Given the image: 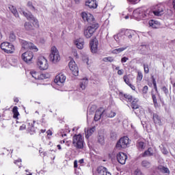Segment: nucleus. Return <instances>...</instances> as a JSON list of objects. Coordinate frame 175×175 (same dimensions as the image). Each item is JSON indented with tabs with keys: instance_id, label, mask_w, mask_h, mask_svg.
<instances>
[{
	"instance_id": "1",
	"label": "nucleus",
	"mask_w": 175,
	"mask_h": 175,
	"mask_svg": "<svg viewBox=\"0 0 175 175\" xmlns=\"http://www.w3.org/2000/svg\"><path fill=\"white\" fill-rule=\"evenodd\" d=\"M98 28H99V23H90L87 29L84 30V36H85L87 39H90Z\"/></svg>"
},
{
	"instance_id": "2",
	"label": "nucleus",
	"mask_w": 175,
	"mask_h": 175,
	"mask_svg": "<svg viewBox=\"0 0 175 175\" xmlns=\"http://www.w3.org/2000/svg\"><path fill=\"white\" fill-rule=\"evenodd\" d=\"M49 61L52 64H58L59 61H61V55H59V51L55 46H52L51 49V53L49 55Z\"/></svg>"
},
{
	"instance_id": "3",
	"label": "nucleus",
	"mask_w": 175,
	"mask_h": 175,
	"mask_svg": "<svg viewBox=\"0 0 175 175\" xmlns=\"http://www.w3.org/2000/svg\"><path fill=\"white\" fill-rule=\"evenodd\" d=\"M72 144L76 148L81 150L84 147V137L81 135H75L72 137Z\"/></svg>"
},
{
	"instance_id": "4",
	"label": "nucleus",
	"mask_w": 175,
	"mask_h": 175,
	"mask_svg": "<svg viewBox=\"0 0 175 175\" xmlns=\"http://www.w3.org/2000/svg\"><path fill=\"white\" fill-rule=\"evenodd\" d=\"M129 138L128 137H122L118 141L116 147L117 150H124L129 146Z\"/></svg>"
},
{
	"instance_id": "5",
	"label": "nucleus",
	"mask_w": 175,
	"mask_h": 175,
	"mask_svg": "<svg viewBox=\"0 0 175 175\" xmlns=\"http://www.w3.org/2000/svg\"><path fill=\"white\" fill-rule=\"evenodd\" d=\"M37 65L40 70H47L49 69V62L43 56L38 57L37 60Z\"/></svg>"
},
{
	"instance_id": "6",
	"label": "nucleus",
	"mask_w": 175,
	"mask_h": 175,
	"mask_svg": "<svg viewBox=\"0 0 175 175\" xmlns=\"http://www.w3.org/2000/svg\"><path fill=\"white\" fill-rule=\"evenodd\" d=\"M19 42L21 44L22 50H33L34 51H38V47L33 43L21 39L19 40Z\"/></svg>"
},
{
	"instance_id": "7",
	"label": "nucleus",
	"mask_w": 175,
	"mask_h": 175,
	"mask_svg": "<svg viewBox=\"0 0 175 175\" xmlns=\"http://www.w3.org/2000/svg\"><path fill=\"white\" fill-rule=\"evenodd\" d=\"M0 47L7 54H13L14 53V46L9 42L1 43Z\"/></svg>"
},
{
	"instance_id": "8",
	"label": "nucleus",
	"mask_w": 175,
	"mask_h": 175,
	"mask_svg": "<svg viewBox=\"0 0 175 175\" xmlns=\"http://www.w3.org/2000/svg\"><path fill=\"white\" fill-rule=\"evenodd\" d=\"M66 81V76H65V75L62 73H60L55 77L54 79V83L55 84H57V85L62 87L64 85V83H65Z\"/></svg>"
},
{
	"instance_id": "9",
	"label": "nucleus",
	"mask_w": 175,
	"mask_h": 175,
	"mask_svg": "<svg viewBox=\"0 0 175 175\" xmlns=\"http://www.w3.org/2000/svg\"><path fill=\"white\" fill-rule=\"evenodd\" d=\"M19 12L23 14L24 17L27 18L29 21H33V23H38V19L31 12H26L24 10L20 8Z\"/></svg>"
},
{
	"instance_id": "10",
	"label": "nucleus",
	"mask_w": 175,
	"mask_h": 175,
	"mask_svg": "<svg viewBox=\"0 0 175 175\" xmlns=\"http://www.w3.org/2000/svg\"><path fill=\"white\" fill-rule=\"evenodd\" d=\"M68 66L70 68V70L72 72V75L74 76H79V67H77V64H76V62H74V60H70Z\"/></svg>"
},
{
	"instance_id": "11",
	"label": "nucleus",
	"mask_w": 175,
	"mask_h": 175,
	"mask_svg": "<svg viewBox=\"0 0 175 175\" xmlns=\"http://www.w3.org/2000/svg\"><path fill=\"white\" fill-rule=\"evenodd\" d=\"M22 59L27 64H30L33 58V53L31 51H27L22 54Z\"/></svg>"
},
{
	"instance_id": "12",
	"label": "nucleus",
	"mask_w": 175,
	"mask_h": 175,
	"mask_svg": "<svg viewBox=\"0 0 175 175\" xmlns=\"http://www.w3.org/2000/svg\"><path fill=\"white\" fill-rule=\"evenodd\" d=\"M98 42L96 38H94L90 40V50L93 54L98 53Z\"/></svg>"
},
{
	"instance_id": "13",
	"label": "nucleus",
	"mask_w": 175,
	"mask_h": 175,
	"mask_svg": "<svg viewBox=\"0 0 175 175\" xmlns=\"http://www.w3.org/2000/svg\"><path fill=\"white\" fill-rule=\"evenodd\" d=\"M153 14L158 16L165 14V7L162 5H157L153 11Z\"/></svg>"
},
{
	"instance_id": "14",
	"label": "nucleus",
	"mask_w": 175,
	"mask_h": 175,
	"mask_svg": "<svg viewBox=\"0 0 175 175\" xmlns=\"http://www.w3.org/2000/svg\"><path fill=\"white\" fill-rule=\"evenodd\" d=\"M126 159H128V156L124 152H119L117 154V161L119 163H120V165H125Z\"/></svg>"
},
{
	"instance_id": "15",
	"label": "nucleus",
	"mask_w": 175,
	"mask_h": 175,
	"mask_svg": "<svg viewBox=\"0 0 175 175\" xmlns=\"http://www.w3.org/2000/svg\"><path fill=\"white\" fill-rule=\"evenodd\" d=\"M81 18L84 21H87L88 23H92V21H95V18L94 16L90 13L82 12L81 14Z\"/></svg>"
},
{
	"instance_id": "16",
	"label": "nucleus",
	"mask_w": 175,
	"mask_h": 175,
	"mask_svg": "<svg viewBox=\"0 0 175 175\" xmlns=\"http://www.w3.org/2000/svg\"><path fill=\"white\" fill-rule=\"evenodd\" d=\"M102 117H105V109L100 108L96 110L94 115V121H99Z\"/></svg>"
},
{
	"instance_id": "17",
	"label": "nucleus",
	"mask_w": 175,
	"mask_h": 175,
	"mask_svg": "<svg viewBox=\"0 0 175 175\" xmlns=\"http://www.w3.org/2000/svg\"><path fill=\"white\" fill-rule=\"evenodd\" d=\"M39 27V23H26L25 24V28L27 31H32V29H35V28H38Z\"/></svg>"
},
{
	"instance_id": "18",
	"label": "nucleus",
	"mask_w": 175,
	"mask_h": 175,
	"mask_svg": "<svg viewBox=\"0 0 175 175\" xmlns=\"http://www.w3.org/2000/svg\"><path fill=\"white\" fill-rule=\"evenodd\" d=\"M97 172L99 175H111V173L107 171V168L103 166L98 167L97 168Z\"/></svg>"
},
{
	"instance_id": "19",
	"label": "nucleus",
	"mask_w": 175,
	"mask_h": 175,
	"mask_svg": "<svg viewBox=\"0 0 175 175\" xmlns=\"http://www.w3.org/2000/svg\"><path fill=\"white\" fill-rule=\"evenodd\" d=\"M34 124L35 121L29 122L27 124V131L30 133V135H33L36 132V128H35Z\"/></svg>"
},
{
	"instance_id": "20",
	"label": "nucleus",
	"mask_w": 175,
	"mask_h": 175,
	"mask_svg": "<svg viewBox=\"0 0 175 175\" xmlns=\"http://www.w3.org/2000/svg\"><path fill=\"white\" fill-rule=\"evenodd\" d=\"M148 50H150V46L148 45H146L144 44H141L138 47V51L141 54H146L148 53Z\"/></svg>"
},
{
	"instance_id": "21",
	"label": "nucleus",
	"mask_w": 175,
	"mask_h": 175,
	"mask_svg": "<svg viewBox=\"0 0 175 175\" xmlns=\"http://www.w3.org/2000/svg\"><path fill=\"white\" fill-rule=\"evenodd\" d=\"M85 6H88L90 9H96L98 4H96V0H88L85 2Z\"/></svg>"
},
{
	"instance_id": "22",
	"label": "nucleus",
	"mask_w": 175,
	"mask_h": 175,
	"mask_svg": "<svg viewBox=\"0 0 175 175\" xmlns=\"http://www.w3.org/2000/svg\"><path fill=\"white\" fill-rule=\"evenodd\" d=\"M75 44L76 47H77V49H79V50H83V49H84V40H83L82 38L77 39L75 41Z\"/></svg>"
},
{
	"instance_id": "23",
	"label": "nucleus",
	"mask_w": 175,
	"mask_h": 175,
	"mask_svg": "<svg viewBox=\"0 0 175 175\" xmlns=\"http://www.w3.org/2000/svg\"><path fill=\"white\" fill-rule=\"evenodd\" d=\"M123 80H124V83L127 85H129V87H130V88H131V90H133V91H135V90H136V87H135V85H133L132 83H131V80L129 79V75H124L123 77Z\"/></svg>"
},
{
	"instance_id": "24",
	"label": "nucleus",
	"mask_w": 175,
	"mask_h": 175,
	"mask_svg": "<svg viewBox=\"0 0 175 175\" xmlns=\"http://www.w3.org/2000/svg\"><path fill=\"white\" fill-rule=\"evenodd\" d=\"M96 131V128L95 126L92 127L90 129H85V137L86 139H89L90 136L92 135V133H94V132H95Z\"/></svg>"
},
{
	"instance_id": "25",
	"label": "nucleus",
	"mask_w": 175,
	"mask_h": 175,
	"mask_svg": "<svg viewBox=\"0 0 175 175\" xmlns=\"http://www.w3.org/2000/svg\"><path fill=\"white\" fill-rule=\"evenodd\" d=\"M105 117H107L108 118H114L116 117V113L115 111L111 110H107L104 112Z\"/></svg>"
},
{
	"instance_id": "26",
	"label": "nucleus",
	"mask_w": 175,
	"mask_h": 175,
	"mask_svg": "<svg viewBox=\"0 0 175 175\" xmlns=\"http://www.w3.org/2000/svg\"><path fill=\"white\" fill-rule=\"evenodd\" d=\"M79 85L81 90H85V88H87V85H88V79L83 78L82 80H81Z\"/></svg>"
},
{
	"instance_id": "27",
	"label": "nucleus",
	"mask_w": 175,
	"mask_h": 175,
	"mask_svg": "<svg viewBox=\"0 0 175 175\" xmlns=\"http://www.w3.org/2000/svg\"><path fill=\"white\" fill-rule=\"evenodd\" d=\"M153 121L155 125H162V121H161V118L158 116L157 113L153 114Z\"/></svg>"
},
{
	"instance_id": "28",
	"label": "nucleus",
	"mask_w": 175,
	"mask_h": 175,
	"mask_svg": "<svg viewBox=\"0 0 175 175\" xmlns=\"http://www.w3.org/2000/svg\"><path fill=\"white\" fill-rule=\"evenodd\" d=\"M98 143L103 146L105 144V135L102 133H98L97 137Z\"/></svg>"
},
{
	"instance_id": "29",
	"label": "nucleus",
	"mask_w": 175,
	"mask_h": 175,
	"mask_svg": "<svg viewBox=\"0 0 175 175\" xmlns=\"http://www.w3.org/2000/svg\"><path fill=\"white\" fill-rule=\"evenodd\" d=\"M146 143H144L142 141L139 140L137 142V148H138V150H139V151H143V150H144V148H146Z\"/></svg>"
},
{
	"instance_id": "30",
	"label": "nucleus",
	"mask_w": 175,
	"mask_h": 175,
	"mask_svg": "<svg viewBox=\"0 0 175 175\" xmlns=\"http://www.w3.org/2000/svg\"><path fill=\"white\" fill-rule=\"evenodd\" d=\"M119 96H120V98L124 97V99H126V100H127L128 102H133L132 100H133V98H132V96H131L129 94H124L122 92H120L119 94Z\"/></svg>"
},
{
	"instance_id": "31",
	"label": "nucleus",
	"mask_w": 175,
	"mask_h": 175,
	"mask_svg": "<svg viewBox=\"0 0 175 175\" xmlns=\"http://www.w3.org/2000/svg\"><path fill=\"white\" fill-rule=\"evenodd\" d=\"M9 10L14 14L15 17H19L18 12L17 11V8L13 5H10L8 7Z\"/></svg>"
},
{
	"instance_id": "32",
	"label": "nucleus",
	"mask_w": 175,
	"mask_h": 175,
	"mask_svg": "<svg viewBox=\"0 0 175 175\" xmlns=\"http://www.w3.org/2000/svg\"><path fill=\"white\" fill-rule=\"evenodd\" d=\"M135 33V30H126L125 32H124V35L127 36L129 39H132Z\"/></svg>"
},
{
	"instance_id": "33",
	"label": "nucleus",
	"mask_w": 175,
	"mask_h": 175,
	"mask_svg": "<svg viewBox=\"0 0 175 175\" xmlns=\"http://www.w3.org/2000/svg\"><path fill=\"white\" fill-rule=\"evenodd\" d=\"M157 169L161 173H166L167 174H169V173H170L169 168L165 167L163 165H159Z\"/></svg>"
},
{
	"instance_id": "34",
	"label": "nucleus",
	"mask_w": 175,
	"mask_h": 175,
	"mask_svg": "<svg viewBox=\"0 0 175 175\" xmlns=\"http://www.w3.org/2000/svg\"><path fill=\"white\" fill-rule=\"evenodd\" d=\"M128 49V46H126L124 47L116 49L112 51V54H120V53H122V51H125Z\"/></svg>"
},
{
	"instance_id": "35",
	"label": "nucleus",
	"mask_w": 175,
	"mask_h": 175,
	"mask_svg": "<svg viewBox=\"0 0 175 175\" xmlns=\"http://www.w3.org/2000/svg\"><path fill=\"white\" fill-rule=\"evenodd\" d=\"M149 27L153 28V29H157L158 28H163L162 25L159 23H149Z\"/></svg>"
},
{
	"instance_id": "36",
	"label": "nucleus",
	"mask_w": 175,
	"mask_h": 175,
	"mask_svg": "<svg viewBox=\"0 0 175 175\" xmlns=\"http://www.w3.org/2000/svg\"><path fill=\"white\" fill-rule=\"evenodd\" d=\"M152 155H153L152 148H149L148 150L143 153L142 157H151Z\"/></svg>"
},
{
	"instance_id": "37",
	"label": "nucleus",
	"mask_w": 175,
	"mask_h": 175,
	"mask_svg": "<svg viewBox=\"0 0 175 175\" xmlns=\"http://www.w3.org/2000/svg\"><path fill=\"white\" fill-rule=\"evenodd\" d=\"M139 100L137 98H135L133 100L131 101V107L133 109H139V105H137V102Z\"/></svg>"
},
{
	"instance_id": "38",
	"label": "nucleus",
	"mask_w": 175,
	"mask_h": 175,
	"mask_svg": "<svg viewBox=\"0 0 175 175\" xmlns=\"http://www.w3.org/2000/svg\"><path fill=\"white\" fill-rule=\"evenodd\" d=\"M12 113L14 114V118H18V116H20V113H18V107H14L12 109Z\"/></svg>"
},
{
	"instance_id": "39",
	"label": "nucleus",
	"mask_w": 175,
	"mask_h": 175,
	"mask_svg": "<svg viewBox=\"0 0 175 175\" xmlns=\"http://www.w3.org/2000/svg\"><path fill=\"white\" fill-rule=\"evenodd\" d=\"M39 73L35 70H32L30 72V75L32 76V77H33V79H35L36 80H38V79L39 78Z\"/></svg>"
},
{
	"instance_id": "40",
	"label": "nucleus",
	"mask_w": 175,
	"mask_h": 175,
	"mask_svg": "<svg viewBox=\"0 0 175 175\" xmlns=\"http://www.w3.org/2000/svg\"><path fill=\"white\" fill-rule=\"evenodd\" d=\"M122 35H124V31L118 33V35L114 36L113 38L116 42H118V40L122 38Z\"/></svg>"
},
{
	"instance_id": "41",
	"label": "nucleus",
	"mask_w": 175,
	"mask_h": 175,
	"mask_svg": "<svg viewBox=\"0 0 175 175\" xmlns=\"http://www.w3.org/2000/svg\"><path fill=\"white\" fill-rule=\"evenodd\" d=\"M142 80H143V73H142V72L138 71L137 72V81H142Z\"/></svg>"
},
{
	"instance_id": "42",
	"label": "nucleus",
	"mask_w": 175,
	"mask_h": 175,
	"mask_svg": "<svg viewBox=\"0 0 175 175\" xmlns=\"http://www.w3.org/2000/svg\"><path fill=\"white\" fill-rule=\"evenodd\" d=\"M142 165L143 167H150L151 166V164L150 163V162L146 160L142 161Z\"/></svg>"
},
{
	"instance_id": "43",
	"label": "nucleus",
	"mask_w": 175,
	"mask_h": 175,
	"mask_svg": "<svg viewBox=\"0 0 175 175\" xmlns=\"http://www.w3.org/2000/svg\"><path fill=\"white\" fill-rule=\"evenodd\" d=\"M103 61H104V62H113L114 61V58L111 57H104Z\"/></svg>"
},
{
	"instance_id": "44",
	"label": "nucleus",
	"mask_w": 175,
	"mask_h": 175,
	"mask_svg": "<svg viewBox=\"0 0 175 175\" xmlns=\"http://www.w3.org/2000/svg\"><path fill=\"white\" fill-rule=\"evenodd\" d=\"M140 9H137L133 12L134 16H136V14H138V17H142V12H140Z\"/></svg>"
},
{
	"instance_id": "45",
	"label": "nucleus",
	"mask_w": 175,
	"mask_h": 175,
	"mask_svg": "<svg viewBox=\"0 0 175 175\" xmlns=\"http://www.w3.org/2000/svg\"><path fill=\"white\" fill-rule=\"evenodd\" d=\"M27 6L28 8H29L30 10H33V11L36 10L35 7L33 6V5H32V2L29 1L27 3Z\"/></svg>"
},
{
	"instance_id": "46",
	"label": "nucleus",
	"mask_w": 175,
	"mask_h": 175,
	"mask_svg": "<svg viewBox=\"0 0 175 175\" xmlns=\"http://www.w3.org/2000/svg\"><path fill=\"white\" fill-rule=\"evenodd\" d=\"M10 42H14L16 40V36L14 35V33H11L10 34Z\"/></svg>"
},
{
	"instance_id": "47",
	"label": "nucleus",
	"mask_w": 175,
	"mask_h": 175,
	"mask_svg": "<svg viewBox=\"0 0 175 175\" xmlns=\"http://www.w3.org/2000/svg\"><path fill=\"white\" fill-rule=\"evenodd\" d=\"M147 92H148V86L145 85L142 88V94H143V95H146V94H147Z\"/></svg>"
},
{
	"instance_id": "48",
	"label": "nucleus",
	"mask_w": 175,
	"mask_h": 175,
	"mask_svg": "<svg viewBox=\"0 0 175 175\" xmlns=\"http://www.w3.org/2000/svg\"><path fill=\"white\" fill-rule=\"evenodd\" d=\"M46 79V75L44 74H40V72L38 74V80H44Z\"/></svg>"
},
{
	"instance_id": "49",
	"label": "nucleus",
	"mask_w": 175,
	"mask_h": 175,
	"mask_svg": "<svg viewBox=\"0 0 175 175\" xmlns=\"http://www.w3.org/2000/svg\"><path fill=\"white\" fill-rule=\"evenodd\" d=\"M162 91H163L164 94H165L166 96L169 94V90L167 88L166 86L162 88Z\"/></svg>"
},
{
	"instance_id": "50",
	"label": "nucleus",
	"mask_w": 175,
	"mask_h": 175,
	"mask_svg": "<svg viewBox=\"0 0 175 175\" xmlns=\"http://www.w3.org/2000/svg\"><path fill=\"white\" fill-rule=\"evenodd\" d=\"M134 174L135 175H144L143 173H142V170H139L138 168L135 170Z\"/></svg>"
},
{
	"instance_id": "51",
	"label": "nucleus",
	"mask_w": 175,
	"mask_h": 175,
	"mask_svg": "<svg viewBox=\"0 0 175 175\" xmlns=\"http://www.w3.org/2000/svg\"><path fill=\"white\" fill-rule=\"evenodd\" d=\"M144 72L146 74L150 72V69L148 68V65L147 64H144Z\"/></svg>"
},
{
	"instance_id": "52",
	"label": "nucleus",
	"mask_w": 175,
	"mask_h": 175,
	"mask_svg": "<svg viewBox=\"0 0 175 175\" xmlns=\"http://www.w3.org/2000/svg\"><path fill=\"white\" fill-rule=\"evenodd\" d=\"M152 98L153 103H154V105H158V102L157 101V96L154 94H152Z\"/></svg>"
},
{
	"instance_id": "53",
	"label": "nucleus",
	"mask_w": 175,
	"mask_h": 175,
	"mask_svg": "<svg viewBox=\"0 0 175 175\" xmlns=\"http://www.w3.org/2000/svg\"><path fill=\"white\" fill-rule=\"evenodd\" d=\"M129 58L126 57H124L121 59V62L122 64L126 62V61H129Z\"/></svg>"
},
{
	"instance_id": "54",
	"label": "nucleus",
	"mask_w": 175,
	"mask_h": 175,
	"mask_svg": "<svg viewBox=\"0 0 175 175\" xmlns=\"http://www.w3.org/2000/svg\"><path fill=\"white\" fill-rule=\"evenodd\" d=\"M129 2H131V3H133V5L139 3L140 1L139 0H128Z\"/></svg>"
},
{
	"instance_id": "55",
	"label": "nucleus",
	"mask_w": 175,
	"mask_h": 175,
	"mask_svg": "<svg viewBox=\"0 0 175 175\" xmlns=\"http://www.w3.org/2000/svg\"><path fill=\"white\" fill-rule=\"evenodd\" d=\"M69 132H70V131H67L66 132H63V133H62V137H66V136H68V133H69Z\"/></svg>"
},
{
	"instance_id": "56",
	"label": "nucleus",
	"mask_w": 175,
	"mask_h": 175,
	"mask_svg": "<svg viewBox=\"0 0 175 175\" xmlns=\"http://www.w3.org/2000/svg\"><path fill=\"white\" fill-rule=\"evenodd\" d=\"M25 128H27V125L25 124H22L21 126H20V131H24V129H25Z\"/></svg>"
},
{
	"instance_id": "57",
	"label": "nucleus",
	"mask_w": 175,
	"mask_h": 175,
	"mask_svg": "<svg viewBox=\"0 0 175 175\" xmlns=\"http://www.w3.org/2000/svg\"><path fill=\"white\" fill-rule=\"evenodd\" d=\"M118 75H119V76H122V75H124V70H118Z\"/></svg>"
},
{
	"instance_id": "58",
	"label": "nucleus",
	"mask_w": 175,
	"mask_h": 175,
	"mask_svg": "<svg viewBox=\"0 0 175 175\" xmlns=\"http://www.w3.org/2000/svg\"><path fill=\"white\" fill-rule=\"evenodd\" d=\"M72 54H73L74 57H76L77 58H79V55L77 54V51H74L72 52Z\"/></svg>"
},
{
	"instance_id": "59",
	"label": "nucleus",
	"mask_w": 175,
	"mask_h": 175,
	"mask_svg": "<svg viewBox=\"0 0 175 175\" xmlns=\"http://www.w3.org/2000/svg\"><path fill=\"white\" fill-rule=\"evenodd\" d=\"M21 162V159H18V160L14 161V163L17 165L18 163H20Z\"/></svg>"
},
{
	"instance_id": "60",
	"label": "nucleus",
	"mask_w": 175,
	"mask_h": 175,
	"mask_svg": "<svg viewBox=\"0 0 175 175\" xmlns=\"http://www.w3.org/2000/svg\"><path fill=\"white\" fill-rule=\"evenodd\" d=\"M46 133H47L48 136H51V135H53V133L50 130L47 131Z\"/></svg>"
},
{
	"instance_id": "61",
	"label": "nucleus",
	"mask_w": 175,
	"mask_h": 175,
	"mask_svg": "<svg viewBox=\"0 0 175 175\" xmlns=\"http://www.w3.org/2000/svg\"><path fill=\"white\" fill-rule=\"evenodd\" d=\"M74 167H77V160H75V161H74Z\"/></svg>"
},
{
	"instance_id": "62",
	"label": "nucleus",
	"mask_w": 175,
	"mask_h": 175,
	"mask_svg": "<svg viewBox=\"0 0 175 175\" xmlns=\"http://www.w3.org/2000/svg\"><path fill=\"white\" fill-rule=\"evenodd\" d=\"M79 163H80L81 165L82 163H84V159H80V160L79 161Z\"/></svg>"
},
{
	"instance_id": "63",
	"label": "nucleus",
	"mask_w": 175,
	"mask_h": 175,
	"mask_svg": "<svg viewBox=\"0 0 175 175\" xmlns=\"http://www.w3.org/2000/svg\"><path fill=\"white\" fill-rule=\"evenodd\" d=\"M167 153H168V152L166 150H164L163 152V154H166Z\"/></svg>"
},
{
	"instance_id": "64",
	"label": "nucleus",
	"mask_w": 175,
	"mask_h": 175,
	"mask_svg": "<svg viewBox=\"0 0 175 175\" xmlns=\"http://www.w3.org/2000/svg\"><path fill=\"white\" fill-rule=\"evenodd\" d=\"M14 102L18 103V98H15L14 99Z\"/></svg>"
}]
</instances>
